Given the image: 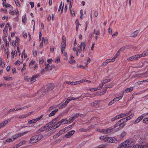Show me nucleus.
<instances>
[{"instance_id": "e2e57ef3", "label": "nucleus", "mask_w": 148, "mask_h": 148, "mask_svg": "<svg viewBox=\"0 0 148 148\" xmlns=\"http://www.w3.org/2000/svg\"><path fill=\"white\" fill-rule=\"evenodd\" d=\"M55 108L53 106H52L49 107V111H50L53 110Z\"/></svg>"}, {"instance_id": "bb28decb", "label": "nucleus", "mask_w": 148, "mask_h": 148, "mask_svg": "<svg viewBox=\"0 0 148 148\" xmlns=\"http://www.w3.org/2000/svg\"><path fill=\"white\" fill-rule=\"evenodd\" d=\"M107 137V136H101L99 138L100 139H102V140H103L104 141L106 142V139Z\"/></svg>"}, {"instance_id": "5701e85b", "label": "nucleus", "mask_w": 148, "mask_h": 148, "mask_svg": "<svg viewBox=\"0 0 148 148\" xmlns=\"http://www.w3.org/2000/svg\"><path fill=\"white\" fill-rule=\"evenodd\" d=\"M126 134V132L125 131H123L121 134L120 138L122 139L125 137Z\"/></svg>"}, {"instance_id": "69168bd1", "label": "nucleus", "mask_w": 148, "mask_h": 148, "mask_svg": "<svg viewBox=\"0 0 148 148\" xmlns=\"http://www.w3.org/2000/svg\"><path fill=\"white\" fill-rule=\"evenodd\" d=\"M44 127H45V129H47L46 128L47 127H50L51 126H50V125H49V124L48 123L46 124L44 126Z\"/></svg>"}, {"instance_id": "c756f323", "label": "nucleus", "mask_w": 148, "mask_h": 148, "mask_svg": "<svg viewBox=\"0 0 148 148\" xmlns=\"http://www.w3.org/2000/svg\"><path fill=\"white\" fill-rule=\"evenodd\" d=\"M71 128H72V126L70 125L68 127H65L64 128L62 129V130H63V131H64H64H65V130H66V129H68V130H69L70 129H71Z\"/></svg>"}, {"instance_id": "a878e982", "label": "nucleus", "mask_w": 148, "mask_h": 148, "mask_svg": "<svg viewBox=\"0 0 148 148\" xmlns=\"http://www.w3.org/2000/svg\"><path fill=\"white\" fill-rule=\"evenodd\" d=\"M123 92L119 97H116L114 99H116L115 100V101L116 102V101H118L119 100L121 99L122 98V97L123 96Z\"/></svg>"}, {"instance_id": "bf43d9fd", "label": "nucleus", "mask_w": 148, "mask_h": 148, "mask_svg": "<svg viewBox=\"0 0 148 148\" xmlns=\"http://www.w3.org/2000/svg\"><path fill=\"white\" fill-rule=\"evenodd\" d=\"M37 54V53L36 51V50H34L33 51V56H36Z\"/></svg>"}, {"instance_id": "6e6d98bb", "label": "nucleus", "mask_w": 148, "mask_h": 148, "mask_svg": "<svg viewBox=\"0 0 148 148\" xmlns=\"http://www.w3.org/2000/svg\"><path fill=\"white\" fill-rule=\"evenodd\" d=\"M14 1H15V2L16 5L17 6L20 5V4H19V2L18 1V0H14Z\"/></svg>"}, {"instance_id": "c03bdc74", "label": "nucleus", "mask_w": 148, "mask_h": 148, "mask_svg": "<svg viewBox=\"0 0 148 148\" xmlns=\"http://www.w3.org/2000/svg\"><path fill=\"white\" fill-rule=\"evenodd\" d=\"M82 46L83 47V50L84 51L86 47V44L85 42H83Z\"/></svg>"}, {"instance_id": "0e129e2a", "label": "nucleus", "mask_w": 148, "mask_h": 148, "mask_svg": "<svg viewBox=\"0 0 148 148\" xmlns=\"http://www.w3.org/2000/svg\"><path fill=\"white\" fill-rule=\"evenodd\" d=\"M8 30L7 28L5 27L3 30V33L4 34L7 33Z\"/></svg>"}, {"instance_id": "7c9ffc66", "label": "nucleus", "mask_w": 148, "mask_h": 148, "mask_svg": "<svg viewBox=\"0 0 148 148\" xmlns=\"http://www.w3.org/2000/svg\"><path fill=\"white\" fill-rule=\"evenodd\" d=\"M143 121L144 123L146 124L148 123V118H145L143 119Z\"/></svg>"}, {"instance_id": "79ce46f5", "label": "nucleus", "mask_w": 148, "mask_h": 148, "mask_svg": "<svg viewBox=\"0 0 148 148\" xmlns=\"http://www.w3.org/2000/svg\"><path fill=\"white\" fill-rule=\"evenodd\" d=\"M135 77L138 78H141L140 74H136L135 75Z\"/></svg>"}, {"instance_id": "0eeeda50", "label": "nucleus", "mask_w": 148, "mask_h": 148, "mask_svg": "<svg viewBox=\"0 0 148 148\" xmlns=\"http://www.w3.org/2000/svg\"><path fill=\"white\" fill-rule=\"evenodd\" d=\"M75 132V131L74 130L70 131L65 135V136L67 138H69Z\"/></svg>"}, {"instance_id": "864d4df0", "label": "nucleus", "mask_w": 148, "mask_h": 148, "mask_svg": "<svg viewBox=\"0 0 148 148\" xmlns=\"http://www.w3.org/2000/svg\"><path fill=\"white\" fill-rule=\"evenodd\" d=\"M55 62L56 63H58L60 61V58L59 57H58L57 58L55 59Z\"/></svg>"}, {"instance_id": "338daca9", "label": "nucleus", "mask_w": 148, "mask_h": 148, "mask_svg": "<svg viewBox=\"0 0 148 148\" xmlns=\"http://www.w3.org/2000/svg\"><path fill=\"white\" fill-rule=\"evenodd\" d=\"M20 62L19 60H17L14 62V64L15 65L20 64Z\"/></svg>"}, {"instance_id": "4468645a", "label": "nucleus", "mask_w": 148, "mask_h": 148, "mask_svg": "<svg viewBox=\"0 0 148 148\" xmlns=\"http://www.w3.org/2000/svg\"><path fill=\"white\" fill-rule=\"evenodd\" d=\"M139 32V31L138 30H136L133 33H132L130 35V36L132 37H134L136 36Z\"/></svg>"}, {"instance_id": "dca6fc26", "label": "nucleus", "mask_w": 148, "mask_h": 148, "mask_svg": "<svg viewBox=\"0 0 148 148\" xmlns=\"http://www.w3.org/2000/svg\"><path fill=\"white\" fill-rule=\"evenodd\" d=\"M143 116H142L139 117L136 120L135 122V123H137L139 122L141 120H142L143 118Z\"/></svg>"}, {"instance_id": "c85d7f7f", "label": "nucleus", "mask_w": 148, "mask_h": 148, "mask_svg": "<svg viewBox=\"0 0 148 148\" xmlns=\"http://www.w3.org/2000/svg\"><path fill=\"white\" fill-rule=\"evenodd\" d=\"M111 81L110 79H105L103 81L102 83H103V84H105L106 83L109 82Z\"/></svg>"}, {"instance_id": "f257e3e1", "label": "nucleus", "mask_w": 148, "mask_h": 148, "mask_svg": "<svg viewBox=\"0 0 148 148\" xmlns=\"http://www.w3.org/2000/svg\"><path fill=\"white\" fill-rule=\"evenodd\" d=\"M132 145L131 142L128 140L121 143L118 146V148H130Z\"/></svg>"}, {"instance_id": "09e8293b", "label": "nucleus", "mask_w": 148, "mask_h": 148, "mask_svg": "<svg viewBox=\"0 0 148 148\" xmlns=\"http://www.w3.org/2000/svg\"><path fill=\"white\" fill-rule=\"evenodd\" d=\"M7 141L8 143L12 142L13 141L12 139L11 138H8L7 140Z\"/></svg>"}, {"instance_id": "a18cd8bd", "label": "nucleus", "mask_w": 148, "mask_h": 148, "mask_svg": "<svg viewBox=\"0 0 148 148\" xmlns=\"http://www.w3.org/2000/svg\"><path fill=\"white\" fill-rule=\"evenodd\" d=\"M141 148H148L147 145H141Z\"/></svg>"}, {"instance_id": "3c124183", "label": "nucleus", "mask_w": 148, "mask_h": 148, "mask_svg": "<svg viewBox=\"0 0 148 148\" xmlns=\"http://www.w3.org/2000/svg\"><path fill=\"white\" fill-rule=\"evenodd\" d=\"M62 41L61 43H63V42H64V43H66L65 38L64 36H63L62 37Z\"/></svg>"}, {"instance_id": "ddd939ff", "label": "nucleus", "mask_w": 148, "mask_h": 148, "mask_svg": "<svg viewBox=\"0 0 148 148\" xmlns=\"http://www.w3.org/2000/svg\"><path fill=\"white\" fill-rule=\"evenodd\" d=\"M63 42V43H61V51L62 53H63V51H64L65 48L66 46V43H64V42Z\"/></svg>"}, {"instance_id": "2f4dec72", "label": "nucleus", "mask_w": 148, "mask_h": 148, "mask_svg": "<svg viewBox=\"0 0 148 148\" xmlns=\"http://www.w3.org/2000/svg\"><path fill=\"white\" fill-rule=\"evenodd\" d=\"M22 19V22L24 23H25V21L26 20V15L23 16Z\"/></svg>"}, {"instance_id": "f3484780", "label": "nucleus", "mask_w": 148, "mask_h": 148, "mask_svg": "<svg viewBox=\"0 0 148 148\" xmlns=\"http://www.w3.org/2000/svg\"><path fill=\"white\" fill-rule=\"evenodd\" d=\"M133 88L132 87H131L130 88H127L124 91V92L125 93H127L129 92H131L132 90H133Z\"/></svg>"}, {"instance_id": "20e7f679", "label": "nucleus", "mask_w": 148, "mask_h": 148, "mask_svg": "<svg viewBox=\"0 0 148 148\" xmlns=\"http://www.w3.org/2000/svg\"><path fill=\"white\" fill-rule=\"evenodd\" d=\"M140 55H136L134 56H132L127 58L129 60L133 61L137 60L138 58H140Z\"/></svg>"}, {"instance_id": "f8f14e48", "label": "nucleus", "mask_w": 148, "mask_h": 148, "mask_svg": "<svg viewBox=\"0 0 148 148\" xmlns=\"http://www.w3.org/2000/svg\"><path fill=\"white\" fill-rule=\"evenodd\" d=\"M47 129H45V127L42 126L36 132L37 134H39L45 130Z\"/></svg>"}, {"instance_id": "774afa93", "label": "nucleus", "mask_w": 148, "mask_h": 148, "mask_svg": "<svg viewBox=\"0 0 148 148\" xmlns=\"http://www.w3.org/2000/svg\"><path fill=\"white\" fill-rule=\"evenodd\" d=\"M79 116V113H77L75 115V116H73L74 119H75L77 117Z\"/></svg>"}, {"instance_id": "b1692460", "label": "nucleus", "mask_w": 148, "mask_h": 148, "mask_svg": "<svg viewBox=\"0 0 148 148\" xmlns=\"http://www.w3.org/2000/svg\"><path fill=\"white\" fill-rule=\"evenodd\" d=\"M61 122L63 124H66L68 123L69 120H68L66 119H63L61 121Z\"/></svg>"}, {"instance_id": "13d9d810", "label": "nucleus", "mask_w": 148, "mask_h": 148, "mask_svg": "<svg viewBox=\"0 0 148 148\" xmlns=\"http://www.w3.org/2000/svg\"><path fill=\"white\" fill-rule=\"evenodd\" d=\"M55 66L54 65H52L50 66H49V70H52V69H54L55 68Z\"/></svg>"}, {"instance_id": "603ef678", "label": "nucleus", "mask_w": 148, "mask_h": 148, "mask_svg": "<svg viewBox=\"0 0 148 148\" xmlns=\"http://www.w3.org/2000/svg\"><path fill=\"white\" fill-rule=\"evenodd\" d=\"M28 107L27 106H25L23 107H22L21 108H19L18 109H19L20 110L23 109H25L26 108H27Z\"/></svg>"}, {"instance_id": "9b49d317", "label": "nucleus", "mask_w": 148, "mask_h": 148, "mask_svg": "<svg viewBox=\"0 0 148 148\" xmlns=\"http://www.w3.org/2000/svg\"><path fill=\"white\" fill-rule=\"evenodd\" d=\"M58 111V109H56L55 110L52 111L49 115V116L50 117H51L52 116H54L56 113Z\"/></svg>"}, {"instance_id": "6e6552de", "label": "nucleus", "mask_w": 148, "mask_h": 148, "mask_svg": "<svg viewBox=\"0 0 148 148\" xmlns=\"http://www.w3.org/2000/svg\"><path fill=\"white\" fill-rule=\"evenodd\" d=\"M100 103V101H95L94 102L90 103V105L92 106L96 107L97 106H99Z\"/></svg>"}, {"instance_id": "9d476101", "label": "nucleus", "mask_w": 148, "mask_h": 148, "mask_svg": "<svg viewBox=\"0 0 148 148\" xmlns=\"http://www.w3.org/2000/svg\"><path fill=\"white\" fill-rule=\"evenodd\" d=\"M64 133V131L62 130H61L59 132L53 136V138H56L58 137L60 135Z\"/></svg>"}, {"instance_id": "8fccbe9b", "label": "nucleus", "mask_w": 148, "mask_h": 148, "mask_svg": "<svg viewBox=\"0 0 148 148\" xmlns=\"http://www.w3.org/2000/svg\"><path fill=\"white\" fill-rule=\"evenodd\" d=\"M61 123H62L61 122V121L59 122L58 123L56 124V127H59Z\"/></svg>"}, {"instance_id": "72a5a7b5", "label": "nucleus", "mask_w": 148, "mask_h": 148, "mask_svg": "<svg viewBox=\"0 0 148 148\" xmlns=\"http://www.w3.org/2000/svg\"><path fill=\"white\" fill-rule=\"evenodd\" d=\"M43 136L42 134H39L38 135V137H37V140L38 141L40 140L41 138H42Z\"/></svg>"}, {"instance_id": "7ed1b4c3", "label": "nucleus", "mask_w": 148, "mask_h": 148, "mask_svg": "<svg viewBox=\"0 0 148 148\" xmlns=\"http://www.w3.org/2000/svg\"><path fill=\"white\" fill-rule=\"evenodd\" d=\"M37 136H32L30 139L29 143L32 144L37 142L38 141L37 140Z\"/></svg>"}, {"instance_id": "4c0bfd02", "label": "nucleus", "mask_w": 148, "mask_h": 148, "mask_svg": "<svg viewBox=\"0 0 148 148\" xmlns=\"http://www.w3.org/2000/svg\"><path fill=\"white\" fill-rule=\"evenodd\" d=\"M58 119V118H55L53 119L52 120V121H51L52 124H53V125L55 123H56L57 119Z\"/></svg>"}, {"instance_id": "e433bc0d", "label": "nucleus", "mask_w": 148, "mask_h": 148, "mask_svg": "<svg viewBox=\"0 0 148 148\" xmlns=\"http://www.w3.org/2000/svg\"><path fill=\"white\" fill-rule=\"evenodd\" d=\"M141 145H134L132 148H141Z\"/></svg>"}, {"instance_id": "2eb2a0df", "label": "nucleus", "mask_w": 148, "mask_h": 148, "mask_svg": "<svg viewBox=\"0 0 148 148\" xmlns=\"http://www.w3.org/2000/svg\"><path fill=\"white\" fill-rule=\"evenodd\" d=\"M38 121V119L37 118H36V119H32V120L29 121H28V123L29 124H31V123H35L37 121Z\"/></svg>"}, {"instance_id": "f704fd0d", "label": "nucleus", "mask_w": 148, "mask_h": 148, "mask_svg": "<svg viewBox=\"0 0 148 148\" xmlns=\"http://www.w3.org/2000/svg\"><path fill=\"white\" fill-rule=\"evenodd\" d=\"M123 114H119L116 116L117 119L123 117Z\"/></svg>"}, {"instance_id": "cd10ccee", "label": "nucleus", "mask_w": 148, "mask_h": 148, "mask_svg": "<svg viewBox=\"0 0 148 148\" xmlns=\"http://www.w3.org/2000/svg\"><path fill=\"white\" fill-rule=\"evenodd\" d=\"M79 98V97L74 98L73 97H70L68 98V99L70 101L72 100H75Z\"/></svg>"}, {"instance_id": "393cba45", "label": "nucleus", "mask_w": 148, "mask_h": 148, "mask_svg": "<svg viewBox=\"0 0 148 148\" xmlns=\"http://www.w3.org/2000/svg\"><path fill=\"white\" fill-rule=\"evenodd\" d=\"M110 132V129L109 128L104 129L103 133L105 134H108Z\"/></svg>"}, {"instance_id": "58836bf2", "label": "nucleus", "mask_w": 148, "mask_h": 148, "mask_svg": "<svg viewBox=\"0 0 148 148\" xmlns=\"http://www.w3.org/2000/svg\"><path fill=\"white\" fill-rule=\"evenodd\" d=\"M115 99H113L109 103H108V105L109 106L111 105L112 104H113L115 101Z\"/></svg>"}, {"instance_id": "4be33fe9", "label": "nucleus", "mask_w": 148, "mask_h": 148, "mask_svg": "<svg viewBox=\"0 0 148 148\" xmlns=\"http://www.w3.org/2000/svg\"><path fill=\"white\" fill-rule=\"evenodd\" d=\"M26 141L25 140H22L18 144L16 145L18 147L21 146L23 144H25L26 143Z\"/></svg>"}, {"instance_id": "412c9836", "label": "nucleus", "mask_w": 148, "mask_h": 148, "mask_svg": "<svg viewBox=\"0 0 148 148\" xmlns=\"http://www.w3.org/2000/svg\"><path fill=\"white\" fill-rule=\"evenodd\" d=\"M133 116V114H131L130 116H128L126 118H125L124 120H125L126 122L128 120L131 119Z\"/></svg>"}, {"instance_id": "aec40b11", "label": "nucleus", "mask_w": 148, "mask_h": 148, "mask_svg": "<svg viewBox=\"0 0 148 148\" xmlns=\"http://www.w3.org/2000/svg\"><path fill=\"white\" fill-rule=\"evenodd\" d=\"M35 61L33 60H32L29 64V66L31 68H32L33 67V65L35 64Z\"/></svg>"}, {"instance_id": "a211bd4d", "label": "nucleus", "mask_w": 148, "mask_h": 148, "mask_svg": "<svg viewBox=\"0 0 148 148\" xmlns=\"http://www.w3.org/2000/svg\"><path fill=\"white\" fill-rule=\"evenodd\" d=\"M140 57L142 56H145L148 55V50H146L145 51H144L142 54H140Z\"/></svg>"}, {"instance_id": "423d86ee", "label": "nucleus", "mask_w": 148, "mask_h": 148, "mask_svg": "<svg viewBox=\"0 0 148 148\" xmlns=\"http://www.w3.org/2000/svg\"><path fill=\"white\" fill-rule=\"evenodd\" d=\"M10 121V119H8L0 123V129L5 126Z\"/></svg>"}, {"instance_id": "052dcab7", "label": "nucleus", "mask_w": 148, "mask_h": 148, "mask_svg": "<svg viewBox=\"0 0 148 148\" xmlns=\"http://www.w3.org/2000/svg\"><path fill=\"white\" fill-rule=\"evenodd\" d=\"M105 62H106L107 64L109 62H111V59H107Z\"/></svg>"}, {"instance_id": "49530a36", "label": "nucleus", "mask_w": 148, "mask_h": 148, "mask_svg": "<svg viewBox=\"0 0 148 148\" xmlns=\"http://www.w3.org/2000/svg\"><path fill=\"white\" fill-rule=\"evenodd\" d=\"M87 130L83 128H81L79 129V131L80 132H86Z\"/></svg>"}, {"instance_id": "6ab92c4d", "label": "nucleus", "mask_w": 148, "mask_h": 148, "mask_svg": "<svg viewBox=\"0 0 148 148\" xmlns=\"http://www.w3.org/2000/svg\"><path fill=\"white\" fill-rule=\"evenodd\" d=\"M53 88V86L51 84L49 85L48 86L46 89L45 90V92H46L47 91L49 90H52Z\"/></svg>"}, {"instance_id": "5fc2aeb1", "label": "nucleus", "mask_w": 148, "mask_h": 148, "mask_svg": "<svg viewBox=\"0 0 148 148\" xmlns=\"http://www.w3.org/2000/svg\"><path fill=\"white\" fill-rule=\"evenodd\" d=\"M125 48H126L125 47V46L123 47H121V48L119 49V51H123L125 49Z\"/></svg>"}, {"instance_id": "39448f33", "label": "nucleus", "mask_w": 148, "mask_h": 148, "mask_svg": "<svg viewBox=\"0 0 148 148\" xmlns=\"http://www.w3.org/2000/svg\"><path fill=\"white\" fill-rule=\"evenodd\" d=\"M106 142L115 143V141L114 138V137H107L106 140Z\"/></svg>"}, {"instance_id": "ea45409f", "label": "nucleus", "mask_w": 148, "mask_h": 148, "mask_svg": "<svg viewBox=\"0 0 148 148\" xmlns=\"http://www.w3.org/2000/svg\"><path fill=\"white\" fill-rule=\"evenodd\" d=\"M74 119H75L74 117H70L69 120H69L68 121L69 123H70L73 122V120Z\"/></svg>"}, {"instance_id": "c9c22d12", "label": "nucleus", "mask_w": 148, "mask_h": 148, "mask_svg": "<svg viewBox=\"0 0 148 148\" xmlns=\"http://www.w3.org/2000/svg\"><path fill=\"white\" fill-rule=\"evenodd\" d=\"M66 105L65 103H63L62 104L60 105V106H59V108L60 109H61L63 107H64Z\"/></svg>"}, {"instance_id": "4d7b16f0", "label": "nucleus", "mask_w": 148, "mask_h": 148, "mask_svg": "<svg viewBox=\"0 0 148 148\" xmlns=\"http://www.w3.org/2000/svg\"><path fill=\"white\" fill-rule=\"evenodd\" d=\"M130 111L129 112L127 113L126 114H123V116L125 117L127 116V115H129L130 113Z\"/></svg>"}, {"instance_id": "a19ab883", "label": "nucleus", "mask_w": 148, "mask_h": 148, "mask_svg": "<svg viewBox=\"0 0 148 148\" xmlns=\"http://www.w3.org/2000/svg\"><path fill=\"white\" fill-rule=\"evenodd\" d=\"M103 85H104V84H103V83L102 82V84H100L99 85V86H98V89H97V90H98V89H101L103 87Z\"/></svg>"}, {"instance_id": "f03ea898", "label": "nucleus", "mask_w": 148, "mask_h": 148, "mask_svg": "<svg viewBox=\"0 0 148 148\" xmlns=\"http://www.w3.org/2000/svg\"><path fill=\"white\" fill-rule=\"evenodd\" d=\"M124 118H123L119 121L114 125V127H116L118 126H119L120 127H122L124 126L125 125V124H123L124 123L126 122L125 120H124Z\"/></svg>"}, {"instance_id": "de8ad7c7", "label": "nucleus", "mask_w": 148, "mask_h": 148, "mask_svg": "<svg viewBox=\"0 0 148 148\" xmlns=\"http://www.w3.org/2000/svg\"><path fill=\"white\" fill-rule=\"evenodd\" d=\"M29 4L31 5L32 8H33L34 6V2H29Z\"/></svg>"}, {"instance_id": "1a4fd4ad", "label": "nucleus", "mask_w": 148, "mask_h": 148, "mask_svg": "<svg viewBox=\"0 0 148 148\" xmlns=\"http://www.w3.org/2000/svg\"><path fill=\"white\" fill-rule=\"evenodd\" d=\"M38 76L39 75L38 74H37L32 76L30 79L31 83L34 82L36 80V78H37Z\"/></svg>"}, {"instance_id": "473e14b6", "label": "nucleus", "mask_w": 148, "mask_h": 148, "mask_svg": "<svg viewBox=\"0 0 148 148\" xmlns=\"http://www.w3.org/2000/svg\"><path fill=\"white\" fill-rule=\"evenodd\" d=\"M117 119V118L116 116L112 118L111 119V120L110 121H108V123H110L111 121H112V122L113 121H114L115 120H116Z\"/></svg>"}, {"instance_id": "680f3d73", "label": "nucleus", "mask_w": 148, "mask_h": 148, "mask_svg": "<svg viewBox=\"0 0 148 148\" xmlns=\"http://www.w3.org/2000/svg\"><path fill=\"white\" fill-rule=\"evenodd\" d=\"M0 63L1 66L3 68L5 66L4 63L2 62H1Z\"/></svg>"}, {"instance_id": "37998d69", "label": "nucleus", "mask_w": 148, "mask_h": 148, "mask_svg": "<svg viewBox=\"0 0 148 148\" xmlns=\"http://www.w3.org/2000/svg\"><path fill=\"white\" fill-rule=\"evenodd\" d=\"M141 78L147 77L145 72L140 73Z\"/></svg>"}]
</instances>
